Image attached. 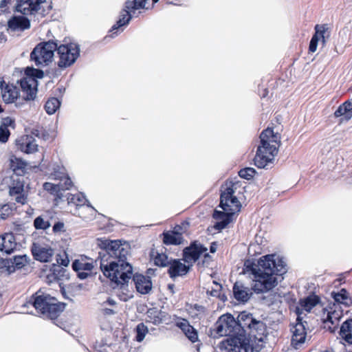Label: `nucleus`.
<instances>
[{"mask_svg": "<svg viewBox=\"0 0 352 352\" xmlns=\"http://www.w3.org/2000/svg\"><path fill=\"white\" fill-rule=\"evenodd\" d=\"M100 250L96 263L99 262L103 274L116 285L128 283L132 276V265L126 262L129 245L121 240L98 239Z\"/></svg>", "mask_w": 352, "mask_h": 352, "instance_id": "obj_1", "label": "nucleus"}, {"mask_svg": "<svg viewBox=\"0 0 352 352\" xmlns=\"http://www.w3.org/2000/svg\"><path fill=\"white\" fill-rule=\"evenodd\" d=\"M287 272L285 258L277 254H267L257 261L243 263V274H248L253 281L252 289L257 294L267 292L278 283V277Z\"/></svg>", "mask_w": 352, "mask_h": 352, "instance_id": "obj_2", "label": "nucleus"}, {"mask_svg": "<svg viewBox=\"0 0 352 352\" xmlns=\"http://www.w3.org/2000/svg\"><path fill=\"white\" fill-rule=\"evenodd\" d=\"M229 313L221 315L213 327L210 329V336L219 338L223 336L228 338L220 342V349L228 352H241L242 349V327L239 320Z\"/></svg>", "mask_w": 352, "mask_h": 352, "instance_id": "obj_3", "label": "nucleus"}, {"mask_svg": "<svg viewBox=\"0 0 352 352\" xmlns=\"http://www.w3.org/2000/svg\"><path fill=\"white\" fill-rule=\"evenodd\" d=\"M220 203L219 207L223 210H214L212 217L218 221L214 225V228L221 231L224 229L231 221L232 217L240 211L241 204L237 197L234 196L232 184L221 188Z\"/></svg>", "mask_w": 352, "mask_h": 352, "instance_id": "obj_4", "label": "nucleus"}, {"mask_svg": "<svg viewBox=\"0 0 352 352\" xmlns=\"http://www.w3.org/2000/svg\"><path fill=\"white\" fill-rule=\"evenodd\" d=\"M261 144L254 158V164L260 168L271 163L277 155L280 144V135L273 129L267 128L260 135Z\"/></svg>", "mask_w": 352, "mask_h": 352, "instance_id": "obj_5", "label": "nucleus"}, {"mask_svg": "<svg viewBox=\"0 0 352 352\" xmlns=\"http://www.w3.org/2000/svg\"><path fill=\"white\" fill-rule=\"evenodd\" d=\"M266 332V325L261 320L256 319L252 314L243 311V351L258 352L262 345L254 342L263 341Z\"/></svg>", "mask_w": 352, "mask_h": 352, "instance_id": "obj_6", "label": "nucleus"}, {"mask_svg": "<svg viewBox=\"0 0 352 352\" xmlns=\"http://www.w3.org/2000/svg\"><path fill=\"white\" fill-rule=\"evenodd\" d=\"M24 306H32L41 317L54 320L64 311L66 304L58 302L49 294L38 290L30 297Z\"/></svg>", "mask_w": 352, "mask_h": 352, "instance_id": "obj_7", "label": "nucleus"}, {"mask_svg": "<svg viewBox=\"0 0 352 352\" xmlns=\"http://www.w3.org/2000/svg\"><path fill=\"white\" fill-rule=\"evenodd\" d=\"M58 40L38 43L30 53V58L37 67L49 66L54 60Z\"/></svg>", "mask_w": 352, "mask_h": 352, "instance_id": "obj_8", "label": "nucleus"}, {"mask_svg": "<svg viewBox=\"0 0 352 352\" xmlns=\"http://www.w3.org/2000/svg\"><path fill=\"white\" fill-rule=\"evenodd\" d=\"M56 52L58 58L57 66L63 70L72 66L80 56V46L75 43L61 44L58 41Z\"/></svg>", "mask_w": 352, "mask_h": 352, "instance_id": "obj_9", "label": "nucleus"}, {"mask_svg": "<svg viewBox=\"0 0 352 352\" xmlns=\"http://www.w3.org/2000/svg\"><path fill=\"white\" fill-rule=\"evenodd\" d=\"M307 322L302 321V319L298 315L296 323L291 328L292 333L291 344L296 349L301 347L305 342L307 337Z\"/></svg>", "mask_w": 352, "mask_h": 352, "instance_id": "obj_10", "label": "nucleus"}, {"mask_svg": "<svg viewBox=\"0 0 352 352\" xmlns=\"http://www.w3.org/2000/svg\"><path fill=\"white\" fill-rule=\"evenodd\" d=\"M324 310L327 311V316L323 318L325 327H327L331 332H334L343 316L342 307L339 304H333Z\"/></svg>", "mask_w": 352, "mask_h": 352, "instance_id": "obj_11", "label": "nucleus"}, {"mask_svg": "<svg viewBox=\"0 0 352 352\" xmlns=\"http://www.w3.org/2000/svg\"><path fill=\"white\" fill-rule=\"evenodd\" d=\"M12 184L9 188V195L16 203L22 205L27 202L28 196L24 192V180L23 177H11Z\"/></svg>", "mask_w": 352, "mask_h": 352, "instance_id": "obj_12", "label": "nucleus"}, {"mask_svg": "<svg viewBox=\"0 0 352 352\" xmlns=\"http://www.w3.org/2000/svg\"><path fill=\"white\" fill-rule=\"evenodd\" d=\"M46 0H16V11L23 15H35Z\"/></svg>", "mask_w": 352, "mask_h": 352, "instance_id": "obj_13", "label": "nucleus"}, {"mask_svg": "<svg viewBox=\"0 0 352 352\" xmlns=\"http://www.w3.org/2000/svg\"><path fill=\"white\" fill-rule=\"evenodd\" d=\"M208 249L197 241L190 243V245L183 250V260L184 262L195 263L200 256L207 252Z\"/></svg>", "mask_w": 352, "mask_h": 352, "instance_id": "obj_14", "label": "nucleus"}, {"mask_svg": "<svg viewBox=\"0 0 352 352\" xmlns=\"http://www.w3.org/2000/svg\"><path fill=\"white\" fill-rule=\"evenodd\" d=\"M31 251L34 258L41 262H48L54 253V249L48 246H43L38 243L32 244Z\"/></svg>", "mask_w": 352, "mask_h": 352, "instance_id": "obj_15", "label": "nucleus"}, {"mask_svg": "<svg viewBox=\"0 0 352 352\" xmlns=\"http://www.w3.org/2000/svg\"><path fill=\"white\" fill-rule=\"evenodd\" d=\"M20 86L22 91L25 94L23 98L25 100H32L36 98V86L38 85L37 81H34L33 79H29L28 77L22 78L20 81Z\"/></svg>", "mask_w": 352, "mask_h": 352, "instance_id": "obj_16", "label": "nucleus"}, {"mask_svg": "<svg viewBox=\"0 0 352 352\" xmlns=\"http://www.w3.org/2000/svg\"><path fill=\"white\" fill-rule=\"evenodd\" d=\"M191 265H186L182 263L179 259H171L168 265V274L170 278L175 279L178 276H185L190 271Z\"/></svg>", "mask_w": 352, "mask_h": 352, "instance_id": "obj_17", "label": "nucleus"}, {"mask_svg": "<svg viewBox=\"0 0 352 352\" xmlns=\"http://www.w3.org/2000/svg\"><path fill=\"white\" fill-rule=\"evenodd\" d=\"M16 145L19 150L28 154L34 153L38 149L35 139L30 135H24L17 139Z\"/></svg>", "mask_w": 352, "mask_h": 352, "instance_id": "obj_18", "label": "nucleus"}, {"mask_svg": "<svg viewBox=\"0 0 352 352\" xmlns=\"http://www.w3.org/2000/svg\"><path fill=\"white\" fill-rule=\"evenodd\" d=\"M133 280L135 283L137 291L142 294H147L152 289V282L149 276H145L142 274H132Z\"/></svg>", "mask_w": 352, "mask_h": 352, "instance_id": "obj_19", "label": "nucleus"}, {"mask_svg": "<svg viewBox=\"0 0 352 352\" xmlns=\"http://www.w3.org/2000/svg\"><path fill=\"white\" fill-rule=\"evenodd\" d=\"M181 229L179 226L175 227L174 230L164 232L162 233L163 243L166 245H178L183 243L184 238L182 234L179 232Z\"/></svg>", "mask_w": 352, "mask_h": 352, "instance_id": "obj_20", "label": "nucleus"}, {"mask_svg": "<svg viewBox=\"0 0 352 352\" xmlns=\"http://www.w3.org/2000/svg\"><path fill=\"white\" fill-rule=\"evenodd\" d=\"M8 27L12 31H24L30 28V21L23 16H13L8 21Z\"/></svg>", "mask_w": 352, "mask_h": 352, "instance_id": "obj_21", "label": "nucleus"}, {"mask_svg": "<svg viewBox=\"0 0 352 352\" xmlns=\"http://www.w3.org/2000/svg\"><path fill=\"white\" fill-rule=\"evenodd\" d=\"M67 270L59 265L53 264L47 275V280L52 283L55 280H63L69 279Z\"/></svg>", "mask_w": 352, "mask_h": 352, "instance_id": "obj_22", "label": "nucleus"}, {"mask_svg": "<svg viewBox=\"0 0 352 352\" xmlns=\"http://www.w3.org/2000/svg\"><path fill=\"white\" fill-rule=\"evenodd\" d=\"M16 248V242L12 233H6L0 236V251L10 254Z\"/></svg>", "mask_w": 352, "mask_h": 352, "instance_id": "obj_23", "label": "nucleus"}, {"mask_svg": "<svg viewBox=\"0 0 352 352\" xmlns=\"http://www.w3.org/2000/svg\"><path fill=\"white\" fill-rule=\"evenodd\" d=\"M135 12L134 11L128 10L125 8L124 5V8L120 12L119 19L117 21L116 23L112 26L110 31L112 32L113 34H116L115 32L116 30H118L123 26L129 24V21L132 19V14H134Z\"/></svg>", "mask_w": 352, "mask_h": 352, "instance_id": "obj_24", "label": "nucleus"}, {"mask_svg": "<svg viewBox=\"0 0 352 352\" xmlns=\"http://www.w3.org/2000/svg\"><path fill=\"white\" fill-rule=\"evenodd\" d=\"M1 95L6 104L13 103L19 95V89L14 85H6L4 89L1 91Z\"/></svg>", "mask_w": 352, "mask_h": 352, "instance_id": "obj_25", "label": "nucleus"}, {"mask_svg": "<svg viewBox=\"0 0 352 352\" xmlns=\"http://www.w3.org/2000/svg\"><path fill=\"white\" fill-rule=\"evenodd\" d=\"M167 314L165 311L159 310L156 307L150 308L146 311V316L148 321L157 325L162 323L166 319Z\"/></svg>", "mask_w": 352, "mask_h": 352, "instance_id": "obj_26", "label": "nucleus"}, {"mask_svg": "<svg viewBox=\"0 0 352 352\" xmlns=\"http://www.w3.org/2000/svg\"><path fill=\"white\" fill-rule=\"evenodd\" d=\"M336 118L343 116L345 120L352 118V98L345 101L338 107L334 113Z\"/></svg>", "mask_w": 352, "mask_h": 352, "instance_id": "obj_27", "label": "nucleus"}, {"mask_svg": "<svg viewBox=\"0 0 352 352\" xmlns=\"http://www.w3.org/2000/svg\"><path fill=\"white\" fill-rule=\"evenodd\" d=\"M27 164L22 160L14 157L10 160V168L12 170L14 177H23L26 171Z\"/></svg>", "mask_w": 352, "mask_h": 352, "instance_id": "obj_28", "label": "nucleus"}, {"mask_svg": "<svg viewBox=\"0 0 352 352\" xmlns=\"http://www.w3.org/2000/svg\"><path fill=\"white\" fill-rule=\"evenodd\" d=\"M149 0H126L124 5L129 10L135 12L141 9H148L149 7L146 6ZM160 0H152V5L157 3Z\"/></svg>", "mask_w": 352, "mask_h": 352, "instance_id": "obj_29", "label": "nucleus"}, {"mask_svg": "<svg viewBox=\"0 0 352 352\" xmlns=\"http://www.w3.org/2000/svg\"><path fill=\"white\" fill-rule=\"evenodd\" d=\"M331 296L334 300L333 304H339L340 307L341 305L345 307H349L352 302L345 289H342L339 292H332Z\"/></svg>", "mask_w": 352, "mask_h": 352, "instance_id": "obj_30", "label": "nucleus"}, {"mask_svg": "<svg viewBox=\"0 0 352 352\" xmlns=\"http://www.w3.org/2000/svg\"><path fill=\"white\" fill-rule=\"evenodd\" d=\"M11 260V267L9 270V274L14 272L16 270H20L28 263V256L26 254L16 255Z\"/></svg>", "mask_w": 352, "mask_h": 352, "instance_id": "obj_31", "label": "nucleus"}, {"mask_svg": "<svg viewBox=\"0 0 352 352\" xmlns=\"http://www.w3.org/2000/svg\"><path fill=\"white\" fill-rule=\"evenodd\" d=\"M314 35L322 40V43L324 45L331 36V30L327 24L316 25L315 26Z\"/></svg>", "mask_w": 352, "mask_h": 352, "instance_id": "obj_32", "label": "nucleus"}, {"mask_svg": "<svg viewBox=\"0 0 352 352\" xmlns=\"http://www.w3.org/2000/svg\"><path fill=\"white\" fill-rule=\"evenodd\" d=\"M320 298L316 295H310L304 299L300 300V305L306 311L309 312L311 309L318 305Z\"/></svg>", "mask_w": 352, "mask_h": 352, "instance_id": "obj_33", "label": "nucleus"}, {"mask_svg": "<svg viewBox=\"0 0 352 352\" xmlns=\"http://www.w3.org/2000/svg\"><path fill=\"white\" fill-rule=\"evenodd\" d=\"M67 199L68 204H74L76 206H83L87 203V206L93 208L89 201L85 198V196L82 193H78L76 195L67 193Z\"/></svg>", "mask_w": 352, "mask_h": 352, "instance_id": "obj_34", "label": "nucleus"}, {"mask_svg": "<svg viewBox=\"0 0 352 352\" xmlns=\"http://www.w3.org/2000/svg\"><path fill=\"white\" fill-rule=\"evenodd\" d=\"M43 189L52 195L56 196V199H61L63 197V194L61 192V186L57 184H52L50 182H45L43 184Z\"/></svg>", "mask_w": 352, "mask_h": 352, "instance_id": "obj_35", "label": "nucleus"}, {"mask_svg": "<svg viewBox=\"0 0 352 352\" xmlns=\"http://www.w3.org/2000/svg\"><path fill=\"white\" fill-rule=\"evenodd\" d=\"M340 335L346 342L352 344V320L342 323L340 327Z\"/></svg>", "mask_w": 352, "mask_h": 352, "instance_id": "obj_36", "label": "nucleus"}, {"mask_svg": "<svg viewBox=\"0 0 352 352\" xmlns=\"http://www.w3.org/2000/svg\"><path fill=\"white\" fill-rule=\"evenodd\" d=\"M41 67L34 68L33 67H27L25 69V75L29 79H33L37 81V79H41L44 77V72L40 69Z\"/></svg>", "mask_w": 352, "mask_h": 352, "instance_id": "obj_37", "label": "nucleus"}, {"mask_svg": "<svg viewBox=\"0 0 352 352\" xmlns=\"http://www.w3.org/2000/svg\"><path fill=\"white\" fill-rule=\"evenodd\" d=\"M60 101L57 98H49L45 104V109L47 114H54L60 106Z\"/></svg>", "mask_w": 352, "mask_h": 352, "instance_id": "obj_38", "label": "nucleus"}, {"mask_svg": "<svg viewBox=\"0 0 352 352\" xmlns=\"http://www.w3.org/2000/svg\"><path fill=\"white\" fill-rule=\"evenodd\" d=\"M94 267V265L91 263L83 262L80 260L76 259L72 263V269L75 272L78 271H87L91 272Z\"/></svg>", "mask_w": 352, "mask_h": 352, "instance_id": "obj_39", "label": "nucleus"}, {"mask_svg": "<svg viewBox=\"0 0 352 352\" xmlns=\"http://www.w3.org/2000/svg\"><path fill=\"white\" fill-rule=\"evenodd\" d=\"M171 259H169L166 254L157 252L154 257V263L157 266L164 267L170 265Z\"/></svg>", "mask_w": 352, "mask_h": 352, "instance_id": "obj_40", "label": "nucleus"}, {"mask_svg": "<svg viewBox=\"0 0 352 352\" xmlns=\"http://www.w3.org/2000/svg\"><path fill=\"white\" fill-rule=\"evenodd\" d=\"M148 331V327L143 322L138 324L135 327V340L138 342L143 341Z\"/></svg>", "mask_w": 352, "mask_h": 352, "instance_id": "obj_41", "label": "nucleus"}, {"mask_svg": "<svg viewBox=\"0 0 352 352\" xmlns=\"http://www.w3.org/2000/svg\"><path fill=\"white\" fill-rule=\"evenodd\" d=\"M34 226L36 230H47L51 224L48 220H44L41 216H38L34 220Z\"/></svg>", "mask_w": 352, "mask_h": 352, "instance_id": "obj_42", "label": "nucleus"}, {"mask_svg": "<svg viewBox=\"0 0 352 352\" xmlns=\"http://www.w3.org/2000/svg\"><path fill=\"white\" fill-rule=\"evenodd\" d=\"M183 333L192 342H195L198 340V333L197 330L192 326L189 325Z\"/></svg>", "mask_w": 352, "mask_h": 352, "instance_id": "obj_43", "label": "nucleus"}, {"mask_svg": "<svg viewBox=\"0 0 352 352\" xmlns=\"http://www.w3.org/2000/svg\"><path fill=\"white\" fill-rule=\"evenodd\" d=\"M67 175V174L65 173V168L59 166L57 168H54V172L51 173V177L54 179L59 180V182H63Z\"/></svg>", "mask_w": 352, "mask_h": 352, "instance_id": "obj_44", "label": "nucleus"}, {"mask_svg": "<svg viewBox=\"0 0 352 352\" xmlns=\"http://www.w3.org/2000/svg\"><path fill=\"white\" fill-rule=\"evenodd\" d=\"M0 126L3 128L8 129V126L12 127V129L15 128V120L11 117H6L1 118V122Z\"/></svg>", "mask_w": 352, "mask_h": 352, "instance_id": "obj_45", "label": "nucleus"}, {"mask_svg": "<svg viewBox=\"0 0 352 352\" xmlns=\"http://www.w3.org/2000/svg\"><path fill=\"white\" fill-rule=\"evenodd\" d=\"M56 262L58 263L57 265L61 267H67L69 263V259L67 254L65 252L63 255H56Z\"/></svg>", "mask_w": 352, "mask_h": 352, "instance_id": "obj_46", "label": "nucleus"}, {"mask_svg": "<svg viewBox=\"0 0 352 352\" xmlns=\"http://www.w3.org/2000/svg\"><path fill=\"white\" fill-rule=\"evenodd\" d=\"M12 213V209L9 205H3L0 210V219H6Z\"/></svg>", "mask_w": 352, "mask_h": 352, "instance_id": "obj_47", "label": "nucleus"}, {"mask_svg": "<svg viewBox=\"0 0 352 352\" xmlns=\"http://www.w3.org/2000/svg\"><path fill=\"white\" fill-rule=\"evenodd\" d=\"M233 294L239 302H242V285H239L238 282L235 283L233 286Z\"/></svg>", "mask_w": 352, "mask_h": 352, "instance_id": "obj_48", "label": "nucleus"}, {"mask_svg": "<svg viewBox=\"0 0 352 352\" xmlns=\"http://www.w3.org/2000/svg\"><path fill=\"white\" fill-rule=\"evenodd\" d=\"M11 260L10 258H0V272H8L9 273V270L11 267Z\"/></svg>", "mask_w": 352, "mask_h": 352, "instance_id": "obj_49", "label": "nucleus"}, {"mask_svg": "<svg viewBox=\"0 0 352 352\" xmlns=\"http://www.w3.org/2000/svg\"><path fill=\"white\" fill-rule=\"evenodd\" d=\"M58 184H59V185L61 186V188H60L61 192H63V191H65L66 190H69L72 186V182L68 175H67L63 179V182H59Z\"/></svg>", "mask_w": 352, "mask_h": 352, "instance_id": "obj_50", "label": "nucleus"}, {"mask_svg": "<svg viewBox=\"0 0 352 352\" xmlns=\"http://www.w3.org/2000/svg\"><path fill=\"white\" fill-rule=\"evenodd\" d=\"M10 135V132L8 129L3 128L0 126V142L6 143L8 142L9 137Z\"/></svg>", "mask_w": 352, "mask_h": 352, "instance_id": "obj_51", "label": "nucleus"}, {"mask_svg": "<svg viewBox=\"0 0 352 352\" xmlns=\"http://www.w3.org/2000/svg\"><path fill=\"white\" fill-rule=\"evenodd\" d=\"M256 170L253 168H243V179L250 180L256 174Z\"/></svg>", "mask_w": 352, "mask_h": 352, "instance_id": "obj_52", "label": "nucleus"}, {"mask_svg": "<svg viewBox=\"0 0 352 352\" xmlns=\"http://www.w3.org/2000/svg\"><path fill=\"white\" fill-rule=\"evenodd\" d=\"M318 41H319L318 38H317L316 36L313 35V36L310 41V43H309V50L310 52L314 53L316 51Z\"/></svg>", "mask_w": 352, "mask_h": 352, "instance_id": "obj_53", "label": "nucleus"}, {"mask_svg": "<svg viewBox=\"0 0 352 352\" xmlns=\"http://www.w3.org/2000/svg\"><path fill=\"white\" fill-rule=\"evenodd\" d=\"M222 285L219 283H217V288L212 289L210 291L208 290L207 294H209L210 296L214 297L220 296V293L221 292Z\"/></svg>", "mask_w": 352, "mask_h": 352, "instance_id": "obj_54", "label": "nucleus"}, {"mask_svg": "<svg viewBox=\"0 0 352 352\" xmlns=\"http://www.w3.org/2000/svg\"><path fill=\"white\" fill-rule=\"evenodd\" d=\"M190 325L188 320L180 318L179 321L176 322V326L179 328L182 332Z\"/></svg>", "mask_w": 352, "mask_h": 352, "instance_id": "obj_55", "label": "nucleus"}, {"mask_svg": "<svg viewBox=\"0 0 352 352\" xmlns=\"http://www.w3.org/2000/svg\"><path fill=\"white\" fill-rule=\"evenodd\" d=\"M65 225L61 221H58L53 226L52 230L54 233H58L64 231Z\"/></svg>", "mask_w": 352, "mask_h": 352, "instance_id": "obj_56", "label": "nucleus"}, {"mask_svg": "<svg viewBox=\"0 0 352 352\" xmlns=\"http://www.w3.org/2000/svg\"><path fill=\"white\" fill-rule=\"evenodd\" d=\"M103 307L101 309L102 313L105 316H111L116 314V311L111 308H107L105 306H102Z\"/></svg>", "mask_w": 352, "mask_h": 352, "instance_id": "obj_57", "label": "nucleus"}, {"mask_svg": "<svg viewBox=\"0 0 352 352\" xmlns=\"http://www.w3.org/2000/svg\"><path fill=\"white\" fill-rule=\"evenodd\" d=\"M76 272H77V276L80 280H84V279L87 278L89 275V273L87 271H78Z\"/></svg>", "mask_w": 352, "mask_h": 352, "instance_id": "obj_58", "label": "nucleus"}, {"mask_svg": "<svg viewBox=\"0 0 352 352\" xmlns=\"http://www.w3.org/2000/svg\"><path fill=\"white\" fill-rule=\"evenodd\" d=\"M204 253L205 254L204 255L203 264L208 265L209 263L212 261V256L206 252Z\"/></svg>", "mask_w": 352, "mask_h": 352, "instance_id": "obj_59", "label": "nucleus"}, {"mask_svg": "<svg viewBox=\"0 0 352 352\" xmlns=\"http://www.w3.org/2000/svg\"><path fill=\"white\" fill-rule=\"evenodd\" d=\"M106 305H108L111 307H116L117 302L114 299L108 298L107 300L102 304V306H105Z\"/></svg>", "mask_w": 352, "mask_h": 352, "instance_id": "obj_60", "label": "nucleus"}, {"mask_svg": "<svg viewBox=\"0 0 352 352\" xmlns=\"http://www.w3.org/2000/svg\"><path fill=\"white\" fill-rule=\"evenodd\" d=\"M284 296V294H282V293H279V292H276L274 294V297H273V300H272V303H274L276 302H281V298Z\"/></svg>", "mask_w": 352, "mask_h": 352, "instance_id": "obj_61", "label": "nucleus"}, {"mask_svg": "<svg viewBox=\"0 0 352 352\" xmlns=\"http://www.w3.org/2000/svg\"><path fill=\"white\" fill-rule=\"evenodd\" d=\"M95 349L98 352H108L107 346L104 344H96Z\"/></svg>", "mask_w": 352, "mask_h": 352, "instance_id": "obj_62", "label": "nucleus"}, {"mask_svg": "<svg viewBox=\"0 0 352 352\" xmlns=\"http://www.w3.org/2000/svg\"><path fill=\"white\" fill-rule=\"evenodd\" d=\"M248 292H250V290L248 289V288H244L243 287V303L247 301L250 296L252 294V293L250 292V293L249 294Z\"/></svg>", "mask_w": 352, "mask_h": 352, "instance_id": "obj_63", "label": "nucleus"}, {"mask_svg": "<svg viewBox=\"0 0 352 352\" xmlns=\"http://www.w3.org/2000/svg\"><path fill=\"white\" fill-rule=\"evenodd\" d=\"M217 243L212 242L210 246V251L211 253H214L217 251Z\"/></svg>", "mask_w": 352, "mask_h": 352, "instance_id": "obj_64", "label": "nucleus"}]
</instances>
